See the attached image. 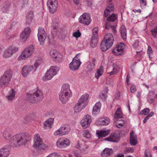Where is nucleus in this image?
<instances>
[{"mask_svg": "<svg viewBox=\"0 0 157 157\" xmlns=\"http://www.w3.org/2000/svg\"><path fill=\"white\" fill-rule=\"evenodd\" d=\"M2 136L5 140L9 141L11 146L15 147L25 144L30 139L29 135L24 133H20L12 136L7 130L3 132Z\"/></svg>", "mask_w": 157, "mask_h": 157, "instance_id": "1", "label": "nucleus"}, {"mask_svg": "<svg viewBox=\"0 0 157 157\" xmlns=\"http://www.w3.org/2000/svg\"><path fill=\"white\" fill-rule=\"evenodd\" d=\"M27 98L29 101L32 103H37L42 100L44 95L41 90L34 89L27 93Z\"/></svg>", "mask_w": 157, "mask_h": 157, "instance_id": "2", "label": "nucleus"}, {"mask_svg": "<svg viewBox=\"0 0 157 157\" xmlns=\"http://www.w3.org/2000/svg\"><path fill=\"white\" fill-rule=\"evenodd\" d=\"M71 96V92L70 90L69 85L67 84H63L59 94L60 101L62 103H65L68 101L69 98Z\"/></svg>", "mask_w": 157, "mask_h": 157, "instance_id": "3", "label": "nucleus"}, {"mask_svg": "<svg viewBox=\"0 0 157 157\" xmlns=\"http://www.w3.org/2000/svg\"><path fill=\"white\" fill-rule=\"evenodd\" d=\"M114 41L113 36L111 33L106 34L101 42L100 48L102 52H105L113 45Z\"/></svg>", "mask_w": 157, "mask_h": 157, "instance_id": "4", "label": "nucleus"}, {"mask_svg": "<svg viewBox=\"0 0 157 157\" xmlns=\"http://www.w3.org/2000/svg\"><path fill=\"white\" fill-rule=\"evenodd\" d=\"M12 77V71L8 70L0 78V87H4L9 84Z\"/></svg>", "mask_w": 157, "mask_h": 157, "instance_id": "5", "label": "nucleus"}, {"mask_svg": "<svg viewBox=\"0 0 157 157\" xmlns=\"http://www.w3.org/2000/svg\"><path fill=\"white\" fill-rule=\"evenodd\" d=\"M34 51V47L32 45L28 46L23 50L20 56L18 58V60H24L30 57Z\"/></svg>", "mask_w": 157, "mask_h": 157, "instance_id": "6", "label": "nucleus"}, {"mask_svg": "<svg viewBox=\"0 0 157 157\" xmlns=\"http://www.w3.org/2000/svg\"><path fill=\"white\" fill-rule=\"evenodd\" d=\"M59 70V68L57 66H51L48 70L43 78L44 81L48 80L51 79L53 77L57 74Z\"/></svg>", "mask_w": 157, "mask_h": 157, "instance_id": "7", "label": "nucleus"}, {"mask_svg": "<svg viewBox=\"0 0 157 157\" xmlns=\"http://www.w3.org/2000/svg\"><path fill=\"white\" fill-rule=\"evenodd\" d=\"M80 55V53L77 54L70 63L69 67L71 70L73 71L77 70L79 68L82 63L80 58L78 57V56Z\"/></svg>", "mask_w": 157, "mask_h": 157, "instance_id": "8", "label": "nucleus"}, {"mask_svg": "<svg viewBox=\"0 0 157 157\" xmlns=\"http://www.w3.org/2000/svg\"><path fill=\"white\" fill-rule=\"evenodd\" d=\"M17 24L16 22H13L12 25L5 31L4 35H5V37L7 40H10L11 38L16 36L14 33V27L17 25L16 24Z\"/></svg>", "mask_w": 157, "mask_h": 157, "instance_id": "9", "label": "nucleus"}, {"mask_svg": "<svg viewBox=\"0 0 157 157\" xmlns=\"http://www.w3.org/2000/svg\"><path fill=\"white\" fill-rule=\"evenodd\" d=\"M18 48L14 45L10 46L4 52L3 57L7 58L11 57L13 54L16 53L18 50Z\"/></svg>", "mask_w": 157, "mask_h": 157, "instance_id": "10", "label": "nucleus"}, {"mask_svg": "<svg viewBox=\"0 0 157 157\" xmlns=\"http://www.w3.org/2000/svg\"><path fill=\"white\" fill-rule=\"evenodd\" d=\"M37 36L38 40L40 44H43L46 38L47 34L44 29L41 27H39L38 29Z\"/></svg>", "mask_w": 157, "mask_h": 157, "instance_id": "11", "label": "nucleus"}, {"mask_svg": "<svg viewBox=\"0 0 157 157\" xmlns=\"http://www.w3.org/2000/svg\"><path fill=\"white\" fill-rule=\"evenodd\" d=\"M47 5L51 13H54L56 11L58 7V2L56 0H48Z\"/></svg>", "mask_w": 157, "mask_h": 157, "instance_id": "12", "label": "nucleus"}, {"mask_svg": "<svg viewBox=\"0 0 157 157\" xmlns=\"http://www.w3.org/2000/svg\"><path fill=\"white\" fill-rule=\"evenodd\" d=\"M79 21V22L87 25L90 24L91 20L90 15L87 13H85L80 16Z\"/></svg>", "mask_w": 157, "mask_h": 157, "instance_id": "13", "label": "nucleus"}, {"mask_svg": "<svg viewBox=\"0 0 157 157\" xmlns=\"http://www.w3.org/2000/svg\"><path fill=\"white\" fill-rule=\"evenodd\" d=\"M124 44L121 43L112 50V52L115 55L121 56L124 54Z\"/></svg>", "mask_w": 157, "mask_h": 157, "instance_id": "14", "label": "nucleus"}, {"mask_svg": "<svg viewBox=\"0 0 157 157\" xmlns=\"http://www.w3.org/2000/svg\"><path fill=\"white\" fill-rule=\"evenodd\" d=\"M70 141L66 138H62L58 140L56 142V145L59 148H63L69 145Z\"/></svg>", "mask_w": 157, "mask_h": 157, "instance_id": "15", "label": "nucleus"}, {"mask_svg": "<svg viewBox=\"0 0 157 157\" xmlns=\"http://www.w3.org/2000/svg\"><path fill=\"white\" fill-rule=\"evenodd\" d=\"M91 122V117L90 115L87 114L85 116L81 121V124L82 128L85 129L90 126Z\"/></svg>", "mask_w": 157, "mask_h": 157, "instance_id": "16", "label": "nucleus"}, {"mask_svg": "<svg viewBox=\"0 0 157 157\" xmlns=\"http://www.w3.org/2000/svg\"><path fill=\"white\" fill-rule=\"evenodd\" d=\"M33 71H34V69L33 65H25L22 69L21 74L24 77H26Z\"/></svg>", "mask_w": 157, "mask_h": 157, "instance_id": "17", "label": "nucleus"}, {"mask_svg": "<svg viewBox=\"0 0 157 157\" xmlns=\"http://www.w3.org/2000/svg\"><path fill=\"white\" fill-rule=\"evenodd\" d=\"M31 32V30L29 27L25 28L23 31L20 36V38L23 42H25L29 36Z\"/></svg>", "mask_w": 157, "mask_h": 157, "instance_id": "18", "label": "nucleus"}, {"mask_svg": "<svg viewBox=\"0 0 157 157\" xmlns=\"http://www.w3.org/2000/svg\"><path fill=\"white\" fill-rule=\"evenodd\" d=\"M10 152L9 146L6 145L0 148V157H8Z\"/></svg>", "mask_w": 157, "mask_h": 157, "instance_id": "19", "label": "nucleus"}, {"mask_svg": "<svg viewBox=\"0 0 157 157\" xmlns=\"http://www.w3.org/2000/svg\"><path fill=\"white\" fill-rule=\"evenodd\" d=\"M117 18V15L114 13H113L108 17L107 19V21L106 22L105 28L109 29L110 27H114L113 25H110L109 22H114Z\"/></svg>", "mask_w": 157, "mask_h": 157, "instance_id": "20", "label": "nucleus"}, {"mask_svg": "<svg viewBox=\"0 0 157 157\" xmlns=\"http://www.w3.org/2000/svg\"><path fill=\"white\" fill-rule=\"evenodd\" d=\"M70 130V128L68 127L63 126L61 127L56 131L54 134L55 135H63L68 134Z\"/></svg>", "mask_w": 157, "mask_h": 157, "instance_id": "21", "label": "nucleus"}, {"mask_svg": "<svg viewBox=\"0 0 157 157\" xmlns=\"http://www.w3.org/2000/svg\"><path fill=\"white\" fill-rule=\"evenodd\" d=\"M34 144L33 147L34 148H38L40 143H42V139L40 138L38 133H36L33 138Z\"/></svg>", "mask_w": 157, "mask_h": 157, "instance_id": "22", "label": "nucleus"}, {"mask_svg": "<svg viewBox=\"0 0 157 157\" xmlns=\"http://www.w3.org/2000/svg\"><path fill=\"white\" fill-rule=\"evenodd\" d=\"M50 54L51 57L53 58L55 61H59L61 60V55L55 50L50 51Z\"/></svg>", "mask_w": 157, "mask_h": 157, "instance_id": "23", "label": "nucleus"}, {"mask_svg": "<svg viewBox=\"0 0 157 157\" xmlns=\"http://www.w3.org/2000/svg\"><path fill=\"white\" fill-rule=\"evenodd\" d=\"M96 59L94 58H93L87 63V68L89 71H92L94 69Z\"/></svg>", "mask_w": 157, "mask_h": 157, "instance_id": "24", "label": "nucleus"}, {"mask_svg": "<svg viewBox=\"0 0 157 157\" xmlns=\"http://www.w3.org/2000/svg\"><path fill=\"white\" fill-rule=\"evenodd\" d=\"M88 97L89 94H84L81 96L78 101L86 106L88 104Z\"/></svg>", "mask_w": 157, "mask_h": 157, "instance_id": "25", "label": "nucleus"}, {"mask_svg": "<svg viewBox=\"0 0 157 157\" xmlns=\"http://www.w3.org/2000/svg\"><path fill=\"white\" fill-rule=\"evenodd\" d=\"M119 137V136L118 134L113 133L111 134L109 137L105 138V140L111 142H115L116 141V139L118 138Z\"/></svg>", "mask_w": 157, "mask_h": 157, "instance_id": "26", "label": "nucleus"}, {"mask_svg": "<svg viewBox=\"0 0 157 157\" xmlns=\"http://www.w3.org/2000/svg\"><path fill=\"white\" fill-rule=\"evenodd\" d=\"M54 119L49 118L46 121L44 124V128L46 129L51 128L53 123Z\"/></svg>", "mask_w": 157, "mask_h": 157, "instance_id": "27", "label": "nucleus"}, {"mask_svg": "<svg viewBox=\"0 0 157 157\" xmlns=\"http://www.w3.org/2000/svg\"><path fill=\"white\" fill-rule=\"evenodd\" d=\"M114 10V7L112 4H110L105 10L104 12V16L107 17L110 13Z\"/></svg>", "mask_w": 157, "mask_h": 157, "instance_id": "28", "label": "nucleus"}, {"mask_svg": "<svg viewBox=\"0 0 157 157\" xmlns=\"http://www.w3.org/2000/svg\"><path fill=\"white\" fill-rule=\"evenodd\" d=\"M85 107L83 104H82L78 101V102L74 106L75 112V113L79 112L84 109Z\"/></svg>", "mask_w": 157, "mask_h": 157, "instance_id": "29", "label": "nucleus"}, {"mask_svg": "<svg viewBox=\"0 0 157 157\" xmlns=\"http://www.w3.org/2000/svg\"><path fill=\"white\" fill-rule=\"evenodd\" d=\"M120 31L121 32V36L123 39L125 40L127 39V31L124 25H122Z\"/></svg>", "mask_w": 157, "mask_h": 157, "instance_id": "30", "label": "nucleus"}, {"mask_svg": "<svg viewBox=\"0 0 157 157\" xmlns=\"http://www.w3.org/2000/svg\"><path fill=\"white\" fill-rule=\"evenodd\" d=\"M101 107V104L100 102H97L93 109V113L94 114H97L100 111Z\"/></svg>", "mask_w": 157, "mask_h": 157, "instance_id": "31", "label": "nucleus"}, {"mask_svg": "<svg viewBox=\"0 0 157 157\" xmlns=\"http://www.w3.org/2000/svg\"><path fill=\"white\" fill-rule=\"evenodd\" d=\"M15 91L12 89L9 91L8 95L6 98L10 101H12L15 98Z\"/></svg>", "mask_w": 157, "mask_h": 157, "instance_id": "32", "label": "nucleus"}, {"mask_svg": "<svg viewBox=\"0 0 157 157\" xmlns=\"http://www.w3.org/2000/svg\"><path fill=\"white\" fill-rule=\"evenodd\" d=\"M109 119L108 117H104L101 119V121H98L96 123L98 124L102 125H108L109 123Z\"/></svg>", "mask_w": 157, "mask_h": 157, "instance_id": "33", "label": "nucleus"}, {"mask_svg": "<svg viewBox=\"0 0 157 157\" xmlns=\"http://www.w3.org/2000/svg\"><path fill=\"white\" fill-rule=\"evenodd\" d=\"M113 152L112 149L106 148L103 151L101 155L102 157L109 156L113 153Z\"/></svg>", "mask_w": 157, "mask_h": 157, "instance_id": "34", "label": "nucleus"}, {"mask_svg": "<svg viewBox=\"0 0 157 157\" xmlns=\"http://www.w3.org/2000/svg\"><path fill=\"white\" fill-rule=\"evenodd\" d=\"M75 147L77 148H79L82 152H84L87 149V147L85 144H81L80 146L79 141H78V144L75 146Z\"/></svg>", "mask_w": 157, "mask_h": 157, "instance_id": "35", "label": "nucleus"}, {"mask_svg": "<svg viewBox=\"0 0 157 157\" xmlns=\"http://www.w3.org/2000/svg\"><path fill=\"white\" fill-rule=\"evenodd\" d=\"M103 67L101 66L99 68L97 71L96 72L95 74V78L97 79H98L99 77L103 74Z\"/></svg>", "mask_w": 157, "mask_h": 157, "instance_id": "36", "label": "nucleus"}, {"mask_svg": "<svg viewBox=\"0 0 157 157\" xmlns=\"http://www.w3.org/2000/svg\"><path fill=\"white\" fill-rule=\"evenodd\" d=\"M114 122L116 124L115 126L119 128L123 126L124 123V120L118 119H116V120H114Z\"/></svg>", "mask_w": 157, "mask_h": 157, "instance_id": "37", "label": "nucleus"}, {"mask_svg": "<svg viewBox=\"0 0 157 157\" xmlns=\"http://www.w3.org/2000/svg\"><path fill=\"white\" fill-rule=\"evenodd\" d=\"M98 42V38L95 37H92L90 42V45L92 48L95 47L97 44Z\"/></svg>", "mask_w": 157, "mask_h": 157, "instance_id": "38", "label": "nucleus"}, {"mask_svg": "<svg viewBox=\"0 0 157 157\" xmlns=\"http://www.w3.org/2000/svg\"><path fill=\"white\" fill-rule=\"evenodd\" d=\"M98 134V138L101 139L103 137H105L108 135L109 132L108 131H101L99 132H97Z\"/></svg>", "mask_w": 157, "mask_h": 157, "instance_id": "39", "label": "nucleus"}, {"mask_svg": "<svg viewBox=\"0 0 157 157\" xmlns=\"http://www.w3.org/2000/svg\"><path fill=\"white\" fill-rule=\"evenodd\" d=\"M33 13L32 12H30L26 16V21L27 23L29 24L33 20Z\"/></svg>", "mask_w": 157, "mask_h": 157, "instance_id": "40", "label": "nucleus"}, {"mask_svg": "<svg viewBox=\"0 0 157 157\" xmlns=\"http://www.w3.org/2000/svg\"><path fill=\"white\" fill-rule=\"evenodd\" d=\"M122 114L120 108H118L115 113V117L116 119L117 118H121L122 117Z\"/></svg>", "mask_w": 157, "mask_h": 157, "instance_id": "41", "label": "nucleus"}, {"mask_svg": "<svg viewBox=\"0 0 157 157\" xmlns=\"http://www.w3.org/2000/svg\"><path fill=\"white\" fill-rule=\"evenodd\" d=\"M42 60L41 59H38L36 60L35 63L34 64L33 69L34 71H35L36 68L41 63Z\"/></svg>", "mask_w": 157, "mask_h": 157, "instance_id": "42", "label": "nucleus"}, {"mask_svg": "<svg viewBox=\"0 0 157 157\" xmlns=\"http://www.w3.org/2000/svg\"><path fill=\"white\" fill-rule=\"evenodd\" d=\"M149 112L150 109L148 108H146L141 111L140 112V115L144 114L146 115H147Z\"/></svg>", "mask_w": 157, "mask_h": 157, "instance_id": "43", "label": "nucleus"}, {"mask_svg": "<svg viewBox=\"0 0 157 157\" xmlns=\"http://www.w3.org/2000/svg\"><path fill=\"white\" fill-rule=\"evenodd\" d=\"M10 6L9 4H5L3 5L2 7L1 8V10L3 12H6L8 10Z\"/></svg>", "mask_w": 157, "mask_h": 157, "instance_id": "44", "label": "nucleus"}, {"mask_svg": "<svg viewBox=\"0 0 157 157\" xmlns=\"http://www.w3.org/2000/svg\"><path fill=\"white\" fill-rule=\"evenodd\" d=\"M147 52L149 57L151 58L152 57L153 51L152 48L149 46L148 47Z\"/></svg>", "mask_w": 157, "mask_h": 157, "instance_id": "45", "label": "nucleus"}, {"mask_svg": "<svg viewBox=\"0 0 157 157\" xmlns=\"http://www.w3.org/2000/svg\"><path fill=\"white\" fill-rule=\"evenodd\" d=\"M151 32L154 37L155 38L157 36V26L152 29Z\"/></svg>", "mask_w": 157, "mask_h": 157, "instance_id": "46", "label": "nucleus"}, {"mask_svg": "<svg viewBox=\"0 0 157 157\" xmlns=\"http://www.w3.org/2000/svg\"><path fill=\"white\" fill-rule=\"evenodd\" d=\"M98 29L96 28H94L93 29V34L92 37H95L96 38H98Z\"/></svg>", "mask_w": 157, "mask_h": 157, "instance_id": "47", "label": "nucleus"}, {"mask_svg": "<svg viewBox=\"0 0 157 157\" xmlns=\"http://www.w3.org/2000/svg\"><path fill=\"white\" fill-rule=\"evenodd\" d=\"M84 136L87 138H89L90 137V134L88 130H86L84 131L83 133Z\"/></svg>", "mask_w": 157, "mask_h": 157, "instance_id": "48", "label": "nucleus"}, {"mask_svg": "<svg viewBox=\"0 0 157 157\" xmlns=\"http://www.w3.org/2000/svg\"><path fill=\"white\" fill-rule=\"evenodd\" d=\"M140 2L141 8H144L146 6L147 3L146 0H140Z\"/></svg>", "mask_w": 157, "mask_h": 157, "instance_id": "49", "label": "nucleus"}, {"mask_svg": "<svg viewBox=\"0 0 157 157\" xmlns=\"http://www.w3.org/2000/svg\"><path fill=\"white\" fill-rule=\"evenodd\" d=\"M81 35V33L79 30L76 32H74L73 33V36L77 38L79 37Z\"/></svg>", "mask_w": 157, "mask_h": 157, "instance_id": "50", "label": "nucleus"}, {"mask_svg": "<svg viewBox=\"0 0 157 157\" xmlns=\"http://www.w3.org/2000/svg\"><path fill=\"white\" fill-rule=\"evenodd\" d=\"M100 97L101 98L103 101H104L106 100V98L107 97V95L101 93L100 95Z\"/></svg>", "mask_w": 157, "mask_h": 157, "instance_id": "51", "label": "nucleus"}, {"mask_svg": "<svg viewBox=\"0 0 157 157\" xmlns=\"http://www.w3.org/2000/svg\"><path fill=\"white\" fill-rule=\"evenodd\" d=\"M134 151V149L133 148L129 147L127 148L124 151L125 153H132Z\"/></svg>", "mask_w": 157, "mask_h": 157, "instance_id": "52", "label": "nucleus"}, {"mask_svg": "<svg viewBox=\"0 0 157 157\" xmlns=\"http://www.w3.org/2000/svg\"><path fill=\"white\" fill-rule=\"evenodd\" d=\"M129 141L130 144L133 145H135L137 143V140L130 139Z\"/></svg>", "mask_w": 157, "mask_h": 157, "instance_id": "53", "label": "nucleus"}, {"mask_svg": "<svg viewBox=\"0 0 157 157\" xmlns=\"http://www.w3.org/2000/svg\"><path fill=\"white\" fill-rule=\"evenodd\" d=\"M136 90V86L135 85L132 86L130 88V91L131 93H133Z\"/></svg>", "mask_w": 157, "mask_h": 157, "instance_id": "54", "label": "nucleus"}, {"mask_svg": "<svg viewBox=\"0 0 157 157\" xmlns=\"http://www.w3.org/2000/svg\"><path fill=\"white\" fill-rule=\"evenodd\" d=\"M46 147L47 146L45 144H43L42 143H40L39 147H38V148L41 150V149H45L46 148Z\"/></svg>", "mask_w": 157, "mask_h": 157, "instance_id": "55", "label": "nucleus"}, {"mask_svg": "<svg viewBox=\"0 0 157 157\" xmlns=\"http://www.w3.org/2000/svg\"><path fill=\"white\" fill-rule=\"evenodd\" d=\"M130 139H132L134 140H137V136L136 135L134 134L133 132H132L130 133Z\"/></svg>", "mask_w": 157, "mask_h": 157, "instance_id": "56", "label": "nucleus"}, {"mask_svg": "<svg viewBox=\"0 0 157 157\" xmlns=\"http://www.w3.org/2000/svg\"><path fill=\"white\" fill-rule=\"evenodd\" d=\"M56 153L53 152L50 154L49 155L47 156L46 157H56Z\"/></svg>", "mask_w": 157, "mask_h": 157, "instance_id": "57", "label": "nucleus"}, {"mask_svg": "<svg viewBox=\"0 0 157 157\" xmlns=\"http://www.w3.org/2000/svg\"><path fill=\"white\" fill-rule=\"evenodd\" d=\"M117 71V70L116 69H115L114 67L113 68V71H111L110 73H109L110 75H113L115 74Z\"/></svg>", "mask_w": 157, "mask_h": 157, "instance_id": "58", "label": "nucleus"}, {"mask_svg": "<svg viewBox=\"0 0 157 157\" xmlns=\"http://www.w3.org/2000/svg\"><path fill=\"white\" fill-rule=\"evenodd\" d=\"M144 154L145 157H151L150 154L147 150L145 151Z\"/></svg>", "mask_w": 157, "mask_h": 157, "instance_id": "59", "label": "nucleus"}, {"mask_svg": "<svg viewBox=\"0 0 157 157\" xmlns=\"http://www.w3.org/2000/svg\"><path fill=\"white\" fill-rule=\"evenodd\" d=\"M139 43V41L138 40H136L135 41L133 44V47L135 48H137L138 45Z\"/></svg>", "mask_w": 157, "mask_h": 157, "instance_id": "60", "label": "nucleus"}, {"mask_svg": "<svg viewBox=\"0 0 157 157\" xmlns=\"http://www.w3.org/2000/svg\"><path fill=\"white\" fill-rule=\"evenodd\" d=\"M108 90H109L108 88H106L102 91V93L107 95V94L108 92Z\"/></svg>", "mask_w": 157, "mask_h": 157, "instance_id": "61", "label": "nucleus"}, {"mask_svg": "<svg viewBox=\"0 0 157 157\" xmlns=\"http://www.w3.org/2000/svg\"><path fill=\"white\" fill-rule=\"evenodd\" d=\"M150 117L147 115L146 117L143 121L144 123H145L149 119Z\"/></svg>", "mask_w": 157, "mask_h": 157, "instance_id": "62", "label": "nucleus"}, {"mask_svg": "<svg viewBox=\"0 0 157 157\" xmlns=\"http://www.w3.org/2000/svg\"><path fill=\"white\" fill-rule=\"evenodd\" d=\"M141 92H138L137 93V97L138 98H139L140 97H141Z\"/></svg>", "mask_w": 157, "mask_h": 157, "instance_id": "63", "label": "nucleus"}, {"mask_svg": "<svg viewBox=\"0 0 157 157\" xmlns=\"http://www.w3.org/2000/svg\"><path fill=\"white\" fill-rule=\"evenodd\" d=\"M154 114V113L153 112H151L149 114H148L147 116L149 117H152Z\"/></svg>", "mask_w": 157, "mask_h": 157, "instance_id": "64", "label": "nucleus"}]
</instances>
